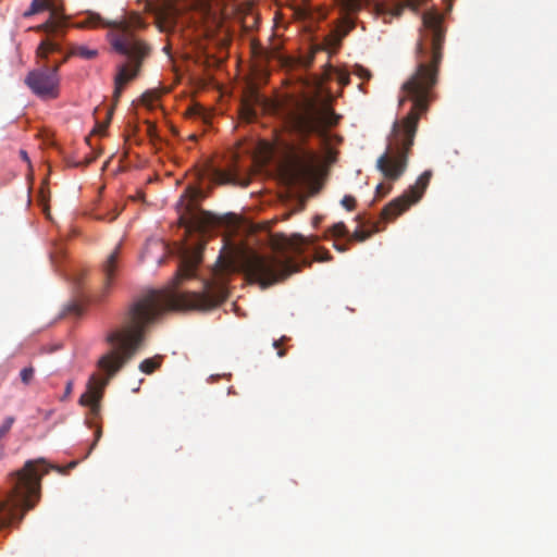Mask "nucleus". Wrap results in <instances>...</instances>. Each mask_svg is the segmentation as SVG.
<instances>
[{"instance_id": "f257e3e1", "label": "nucleus", "mask_w": 557, "mask_h": 557, "mask_svg": "<svg viewBox=\"0 0 557 557\" xmlns=\"http://www.w3.org/2000/svg\"><path fill=\"white\" fill-rule=\"evenodd\" d=\"M200 261L198 251L185 255L173 280V286L164 289H151L140 296L128 308L121 325L107 335V342L111 348L97 362V367L104 377L92 374L88 380L85 393L79 398V404L88 407L92 417H98L100 413V401L109 381L139 349L147 326L154 323L166 310H210L222 301L223 297L209 290L207 283H203L206 290L202 293L176 290L184 280L195 276Z\"/></svg>"}, {"instance_id": "f03ea898", "label": "nucleus", "mask_w": 557, "mask_h": 557, "mask_svg": "<svg viewBox=\"0 0 557 557\" xmlns=\"http://www.w3.org/2000/svg\"><path fill=\"white\" fill-rule=\"evenodd\" d=\"M423 29L416 46V70L404 83L405 98L412 102L409 113L394 123L385 152L376 161V168L385 178L397 181L406 171L408 154L413 145L418 123L433 100V89L438 81L443 59L445 28L443 15L436 10L422 15Z\"/></svg>"}, {"instance_id": "7ed1b4c3", "label": "nucleus", "mask_w": 557, "mask_h": 557, "mask_svg": "<svg viewBox=\"0 0 557 557\" xmlns=\"http://www.w3.org/2000/svg\"><path fill=\"white\" fill-rule=\"evenodd\" d=\"M83 26L111 27L108 36L113 49L129 61L119 66L114 78L113 98L114 101H117L124 86L138 75L144 59L149 54L150 48L134 34V29L144 27L145 23L138 14L120 21L107 22L99 14L90 13Z\"/></svg>"}, {"instance_id": "20e7f679", "label": "nucleus", "mask_w": 557, "mask_h": 557, "mask_svg": "<svg viewBox=\"0 0 557 557\" xmlns=\"http://www.w3.org/2000/svg\"><path fill=\"white\" fill-rule=\"evenodd\" d=\"M302 244L304 238L301 236L274 238L272 242L273 249L282 253L281 257L246 251L240 258L242 270L250 282L258 283L263 288L271 286L298 271L292 259L285 256V251H298Z\"/></svg>"}, {"instance_id": "39448f33", "label": "nucleus", "mask_w": 557, "mask_h": 557, "mask_svg": "<svg viewBox=\"0 0 557 557\" xmlns=\"http://www.w3.org/2000/svg\"><path fill=\"white\" fill-rule=\"evenodd\" d=\"M39 472L35 461H27L23 469L12 474L13 486L0 498V529L20 522L25 511L34 508L40 496V480L47 473Z\"/></svg>"}, {"instance_id": "423d86ee", "label": "nucleus", "mask_w": 557, "mask_h": 557, "mask_svg": "<svg viewBox=\"0 0 557 557\" xmlns=\"http://www.w3.org/2000/svg\"><path fill=\"white\" fill-rule=\"evenodd\" d=\"M62 52V46L53 40L42 39L36 49L37 67L29 71L24 79L30 91L41 100H53L60 96V74L57 66H50L49 55Z\"/></svg>"}, {"instance_id": "0eeeda50", "label": "nucleus", "mask_w": 557, "mask_h": 557, "mask_svg": "<svg viewBox=\"0 0 557 557\" xmlns=\"http://www.w3.org/2000/svg\"><path fill=\"white\" fill-rule=\"evenodd\" d=\"M341 119L329 106H319L315 99L307 98L298 101L287 113V122L301 137L310 134L324 135L325 128L335 126Z\"/></svg>"}, {"instance_id": "6e6552de", "label": "nucleus", "mask_w": 557, "mask_h": 557, "mask_svg": "<svg viewBox=\"0 0 557 557\" xmlns=\"http://www.w3.org/2000/svg\"><path fill=\"white\" fill-rule=\"evenodd\" d=\"M318 157L314 151L301 146H288L284 171L289 184L296 185L311 178L315 172Z\"/></svg>"}, {"instance_id": "1a4fd4ad", "label": "nucleus", "mask_w": 557, "mask_h": 557, "mask_svg": "<svg viewBox=\"0 0 557 557\" xmlns=\"http://www.w3.org/2000/svg\"><path fill=\"white\" fill-rule=\"evenodd\" d=\"M433 173L431 170L424 171L417 180L416 184L410 186L401 196L386 205L381 213L384 221H392L405 212L411 205L418 202L428 188Z\"/></svg>"}, {"instance_id": "9d476101", "label": "nucleus", "mask_w": 557, "mask_h": 557, "mask_svg": "<svg viewBox=\"0 0 557 557\" xmlns=\"http://www.w3.org/2000/svg\"><path fill=\"white\" fill-rule=\"evenodd\" d=\"M186 194H188L190 200L186 205V213L180 219L181 223L187 232L197 231L203 233L211 223V216L208 212L195 208L193 203L200 196L201 191L198 188L188 187Z\"/></svg>"}, {"instance_id": "9b49d317", "label": "nucleus", "mask_w": 557, "mask_h": 557, "mask_svg": "<svg viewBox=\"0 0 557 557\" xmlns=\"http://www.w3.org/2000/svg\"><path fill=\"white\" fill-rule=\"evenodd\" d=\"M120 249L119 244L103 260L101 263V273L103 275V292L107 293L113 285L115 278L119 275L121 261H120Z\"/></svg>"}, {"instance_id": "f8f14e48", "label": "nucleus", "mask_w": 557, "mask_h": 557, "mask_svg": "<svg viewBox=\"0 0 557 557\" xmlns=\"http://www.w3.org/2000/svg\"><path fill=\"white\" fill-rule=\"evenodd\" d=\"M209 177L212 183L219 185L231 184L245 187L249 184V178L240 176L236 169L221 170L212 168L209 171Z\"/></svg>"}, {"instance_id": "ddd939ff", "label": "nucleus", "mask_w": 557, "mask_h": 557, "mask_svg": "<svg viewBox=\"0 0 557 557\" xmlns=\"http://www.w3.org/2000/svg\"><path fill=\"white\" fill-rule=\"evenodd\" d=\"M65 21L63 17L57 16L55 10H52L50 17L42 24L34 27L37 32H45L47 36L44 39H51L59 42V38L64 35Z\"/></svg>"}, {"instance_id": "4468645a", "label": "nucleus", "mask_w": 557, "mask_h": 557, "mask_svg": "<svg viewBox=\"0 0 557 557\" xmlns=\"http://www.w3.org/2000/svg\"><path fill=\"white\" fill-rule=\"evenodd\" d=\"M265 108L268 106V100L261 97L257 92H251L249 97H247L240 107V115L247 122H252L257 119L258 111L256 107Z\"/></svg>"}, {"instance_id": "2eb2a0df", "label": "nucleus", "mask_w": 557, "mask_h": 557, "mask_svg": "<svg viewBox=\"0 0 557 557\" xmlns=\"http://www.w3.org/2000/svg\"><path fill=\"white\" fill-rule=\"evenodd\" d=\"M335 75L337 82L342 86H347L350 83L349 74L344 71H339L334 69L332 65H325L324 72L322 75L317 76L314 81L315 87L320 90L323 86V84L331 79L332 76Z\"/></svg>"}, {"instance_id": "dca6fc26", "label": "nucleus", "mask_w": 557, "mask_h": 557, "mask_svg": "<svg viewBox=\"0 0 557 557\" xmlns=\"http://www.w3.org/2000/svg\"><path fill=\"white\" fill-rule=\"evenodd\" d=\"M371 0H341L343 10L347 14L356 13L364 5H368Z\"/></svg>"}, {"instance_id": "f3484780", "label": "nucleus", "mask_w": 557, "mask_h": 557, "mask_svg": "<svg viewBox=\"0 0 557 557\" xmlns=\"http://www.w3.org/2000/svg\"><path fill=\"white\" fill-rule=\"evenodd\" d=\"M51 3L49 0H33L29 9L24 13L25 17L32 16L45 10H49Z\"/></svg>"}, {"instance_id": "a211bd4d", "label": "nucleus", "mask_w": 557, "mask_h": 557, "mask_svg": "<svg viewBox=\"0 0 557 557\" xmlns=\"http://www.w3.org/2000/svg\"><path fill=\"white\" fill-rule=\"evenodd\" d=\"M70 54L79 57L85 60H92L98 55V50L89 49L85 46H77L70 51Z\"/></svg>"}, {"instance_id": "6ab92c4d", "label": "nucleus", "mask_w": 557, "mask_h": 557, "mask_svg": "<svg viewBox=\"0 0 557 557\" xmlns=\"http://www.w3.org/2000/svg\"><path fill=\"white\" fill-rule=\"evenodd\" d=\"M380 227L377 224H374L373 228L370 231L366 230H356L348 238V242H364L372 236V234L380 232Z\"/></svg>"}, {"instance_id": "aec40b11", "label": "nucleus", "mask_w": 557, "mask_h": 557, "mask_svg": "<svg viewBox=\"0 0 557 557\" xmlns=\"http://www.w3.org/2000/svg\"><path fill=\"white\" fill-rule=\"evenodd\" d=\"M160 366H161L160 357L148 358L140 362L139 370L146 374H151Z\"/></svg>"}, {"instance_id": "412c9836", "label": "nucleus", "mask_w": 557, "mask_h": 557, "mask_svg": "<svg viewBox=\"0 0 557 557\" xmlns=\"http://www.w3.org/2000/svg\"><path fill=\"white\" fill-rule=\"evenodd\" d=\"M422 4L421 0H405V3L403 5H398L395 8L394 15L399 16L401 14V11L404 7H407L411 9L412 11L417 12Z\"/></svg>"}, {"instance_id": "4be33fe9", "label": "nucleus", "mask_w": 557, "mask_h": 557, "mask_svg": "<svg viewBox=\"0 0 557 557\" xmlns=\"http://www.w3.org/2000/svg\"><path fill=\"white\" fill-rule=\"evenodd\" d=\"M159 97H160L159 91H157V90H147L141 96V102L145 106H147L149 108H152L153 103L159 99Z\"/></svg>"}, {"instance_id": "5701e85b", "label": "nucleus", "mask_w": 557, "mask_h": 557, "mask_svg": "<svg viewBox=\"0 0 557 557\" xmlns=\"http://www.w3.org/2000/svg\"><path fill=\"white\" fill-rule=\"evenodd\" d=\"M330 233L334 237H345L348 235V230L344 222H338L331 227Z\"/></svg>"}, {"instance_id": "b1692460", "label": "nucleus", "mask_w": 557, "mask_h": 557, "mask_svg": "<svg viewBox=\"0 0 557 557\" xmlns=\"http://www.w3.org/2000/svg\"><path fill=\"white\" fill-rule=\"evenodd\" d=\"M34 373H35V369L33 367H27V368H24L21 373H20V376H21V381L25 384V385H28L30 384V382L33 381L34 379Z\"/></svg>"}, {"instance_id": "393cba45", "label": "nucleus", "mask_w": 557, "mask_h": 557, "mask_svg": "<svg viewBox=\"0 0 557 557\" xmlns=\"http://www.w3.org/2000/svg\"><path fill=\"white\" fill-rule=\"evenodd\" d=\"M342 206L348 211H352L356 207V199L350 195H346L342 199Z\"/></svg>"}, {"instance_id": "a878e982", "label": "nucleus", "mask_w": 557, "mask_h": 557, "mask_svg": "<svg viewBox=\"0 0 557 557\" xmlns=\"http://www.w3.org/2000/svg\"><path fill=\"white\" fill-rule=\"evenodd\" d=\"M14 423V418L13 417H8L3 424L0 426V440L10 431V429L12 428Z\"/></svg>"}, {"instance_id": "bb28decb", "label": "nucleus", "mask_w": 557, "mask_h": 557, "mask_svg": "<svg viewBox=\"0 0 557 557\" xmlns=\"http://www.w3.org/2000/svg\"><path fill=\"white\" fill-rule=\"evenodd\" d=\"M73 54H70V52H67L62 59L60 60H54L52 63H50V66H57V73L60 74V69L61 66L70 59V57H72Z\"/></svg>"}, {"instance_id": "cd10ccee", "label": "nucleus", "mask_w": 557, "mask_h": 557, "mask_svg": "<svg viewBox=\"0 0 557 557\" xmlns=\"http://www.w3.org/2000/svg\"><path fill=\"white\" fill-rule=\"evenodd\" d=\"M356 74L362 79H370L371 77L370 71L362 66H357Z\"/></svg>"}, {"instance_id": "c85d7f7f", "label": "nucleus", "mask_w": 557, "mask_h": 557, "mask_svg": "<svg viewBox=\"0 0 557 557\" xmlns=\"http://www.w3.org/2000/svg\"><path fill=\"white\" fill-rule=\"evenodd\" d=\"M111 115H112V111H109L108 112V120H107V122L98 124L97 128L95 129V132H97V133H104L107 127H108V124H109V121L111 119Z\"/></svg>"}, {"instance_id": "c756f323", "label": "nucleus", "mask_w": 557, "mask_h": 557, "mask_svg": "<svg viewBox=\"0 0 557 557\" xmlns=\"http://www.w3.org/2000/svg\"><path fill=\"white\" fill-rule=\"evenodd\" d=\"M345 23L347 24V27H346V30H345L344 35H346L348 32H350L355 27L354 21L350 20L349 17H347L345 20Z\"/></svg>"}, {"instance_id": "7c9ffc66", "label": "nucleus", "mask_w": 557, "mask_h": 557, "mask_svg": "<svg viewBox=\"0 0 557 557\" xmlns=\"http://www.w3.org/2000/svg\"><path fill=\"white\" fill-rule=\"evenodd\" d=\"M334 248L341 252H344L347 250V245L344 244H334Z\"/></svg>"}, {"instance_id": "2f4dec72", "label": "nucleus", "mask_w": 557, "mask_h": 557, "mask_svg": "<svg viewBox=\"0 0 557 557\" xmlns=\"http://www.w3.org/2000/svg\"><path fill=\"white\" fill-rule=\"evenodd\" d=\"M96 159H97V154L86 158L84 161V165L91 164Z\"/></svg>"}, {"instance_id": "473e14b6", "label": "nucleus", "mask_w": 557, "mask_h": 557, "mask_svg": "<svg viewBox=\"0 0 557 557\" xmlns=\"http://www.w3.org/2000/svg\"><path fill=\"white\" fill-rule=\"evenodd\" d=\"M313 62V54L309 55L305 62H304V66L305 67H309L311 65V63Z\"/></svg>"}, {"instance_id": "72a5a7b5", "label": "nucleus", "mask_w": 557, "mask_h": 557, "mask_svg": "<svg viewBox=\"0 0 557 557\" xmlns=\"http://www.w3.org/2000/svg\"><path fill=\"white\" fill-rule=\"evenodd\" d=\"M202 111V109L200 107H194L190 109V113L194 114V115H198L200 114Z\"/></svg>"}, {"instance_id": "f704fd0d", "label": "nucleus", "mask_w": 557, "mask_h": 557, "mask_svg": "<svg viewBox=\"0 0 557 557\" xmlns=\"http://www.w3.org/2000/svg\"><path fill=\"white\" fill-rule=\"evenodd\" d=\"M72 388H73V383H72V382H67V383H66V387H65V393H66L67 395H69V394H71Z\"/></svg>"}, {"instance_id": "c9c22d12", "label": "nucleus", "mask_w": 557, "mask_h": 557, "mask_svg": "<svg viewBox=\"0 0 557 557\" xmlns=\"http://www.w3.org/2000/svg\"><path fill=\"white\" fill-rule=\"evenodd\" d=\"M100 436H101V429L98 428L97 431H96V440H95V443H94L92 447L96 445V443L100 438Z\"/></svg>"}, {"instance_id": "e433bc0d", "label": "nucleus", "mask_w": 557, "mask_h": 557, "mask_svg": "<svg viewBox=\"0 0 557 557\" xmlns=\"http://www.w3.org/2000/svg\"><path fill=\"white\" fill-rule=\"evenodd\" d=\"M21 156H22V158H23L24 160L28 161V157H27L26 151L22 150V151H21Z\"/></svg>"}, {"instance_id": "4c0bfd02", "label": "nucleus", "mask_w": 557, "mask_h": 557, "mask_svg": "<svg viewBox=\"0 0 557 557\" xmlns=\"http://www.w3.org/2000/svg\"><path fill=\"white\" fill-rule=\"evenodd\" d=\"M382 189H383V185L382 184H379L377 187H376V193L380 195V194H383L382 193Z\"/></svg>"}, {"instance_id": "58836bf2", "label": "nucleus", "mask_w": 557, "mask_h": 557, "mask_svg": "<svg viewBox=\"0 0 557 557\" xmlns=\"http://www.w3.org/2000/svg\"><path fill=\"white\" fill-rule=\"evenodd\" d=\"M277 355H278L280 357H283V356L285 355V350H278Z\"/></svg>"}, {"instance_id": "ea45409f", "label": "nucleus", "mask_w": 557, "mask_h": 557, "mask_svg": "<svg viewBox=\"0 0 557 557\" xmlns=\"http://www.w3.org/2000/svg\"><path fill=\"white\" fill-rule=\"evenodd\" d=\"M273 346L277 348L280 346V342L278 341H274Z\"/></svg>"}]
</instances>
